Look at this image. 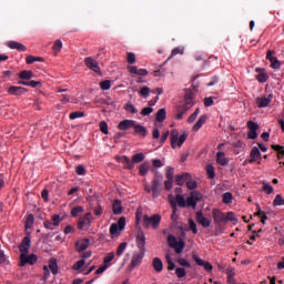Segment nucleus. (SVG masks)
<instances>
[{
  "label": "nucleus",
  "mask_w": 284,
  "mask_h": 284,
  "mask_svg": "<svg viewBox=\"0 0 284 284\" xmlns=\"http://www.w3.org/2000/svg\"><path fill=\"white\" fill-rule=\"evenodd\" d=\"M136 245L139 253H134L131 260V267H139L143 262V256L145 254V234L143 231H139L136 235Z\"/></svg>",
  "instance_id": "f257e3e1"
},
{
  "label": "nucleus",
  "mask_w": 284,
  "mask_h": 284,
  "mask_svg": "<svg viewBox=\"0 0 284 284\" xmlns=\"http://www.w3.org/2000/svg\"><path fill=\"white\" fill-rule=\"evenodd\" d=\"M152 172H154V176L151 182L152 196L153 199H159L161 192H163V174L159 173L155 169H152Z\"/></svg>",
  "instance_id": "f03ea898"
},
{
  "label": "nucleus",
  "mask_w": 284,
  "mask_h": 284,
  "mask_svg": "<svg viewBox=\"0 0 284 284\" xmlns=\"http://www.w3.org/2000/svg\"><path fill=\"white\" fill-rule=\"evenodd\" d=\"M161 225V214H153L152 216L143 215V227L146 230L152 227V230H159Z\"/></svg>",
  "instance_id": "7ed1b4c3"
},
{
  "label": "nucleus",
  "mask_w": 284,
  "mask_h": 284,
  "mask_svg": "<svg viewBox=\"0 0 284 284\" xmlns=\"http://www.w3.org/2000/svg\"><path fill=\"white\" fill-rule=\"evenodd\" d=\"M170 139H171V148H173L174 150L176 149V145L178 148H181L185 143V141L187 140V134L183 133L182 135L179 136V131L172 130Z\"/></svg>",
  "instance_id": "20e7f679"
},
{
  "label": "nucleus",
  "mask_w": 284,
  "mask_h": 284,
  "mask_svg": "<svg viewBox=\"0 0 284 284\" xmlns=\"http://www.w3.org/2000/svg\"><path fill=\"white\" fill-rule=\"evenodd\" d=\"M92 225V213H85L84 216L78 221V230H90Z\"/></svg>",
  "instance_id": "39448f33"
},
{
  "label": "nucleus",
  "mask_w": 284,
  "mask_h": 284,
  "mask_svg": "<svg viewBox=\"0 0 284 284\" xmlns=\"http://www.w3.org/2000/svg\"><path fill=\"white\" fill-rule=\"evenodd\" d=\"M61 215H53L51 221L50 220H45L43 222V225L45 227V230H51V231H54L60 224H61Z\"/></svg>",
  "instance_id": "423d86ee"
},
{
  "label": "nucleus",
  "mask_w": 284,
  "mask_h": 284,
  "mask_svg": "<svg viewBox=\"0 0 284 284\" xmlns=\"http://www.w3.org/2000/svg\"><path fill=\"white\" fill-rule=\"evenodd\" d=\"M195 221L199 225H201L202 227H210V225H212V220L205 217V214H203V211H197L195 213Z\"/></svg>",
  "instance_id": "0eeeda50"
},
{
  "label": "nucleus",
  "mask_w": 284,
  "mask_h": 284,
  "mask_svg": "<svg viewBox=\"0 0 284 284\" xmlns=\"http://www.w3.org/2000/svg\"><path fill=\"white\" fill-rule=\"evenodd\" d=\"M39 257H37V254H26L20 255V267H26V265H34L37 263Z\"/></svg>",
  "instance_id": "6e6552de"
},
{
  "label": "nucleus",
  "mask_w": 284,
  "mask_h": 284,
  "mask_svg": "<svg viewBox=\"0 0 284 284\" xmlns=\"http://www.w3.org/2000/svg\"><path fill=\"white\" fill-rule=\"evenodd\" d=\"M255 79L256 81H258V83H267V81L270 80V73H267V70H265L264 68H255Z\"/></svg>",
  "instance_id": "1a4fd4ad"
},
{
  "label": "nucleus",
  "mask_w": 284,
  "mask_h": 284,
  "mask_svg": "<svg viewBox=\"0 0 284 284\" xmlns=\"http://www.w3.org/2000/svg\"><path fill=\"white\" fill-rule=\"evenodd\" d=\"M84 65H87L89 70H92V72L101 74V68L99 67V62H97V60H94L92 57H88L84 59Z\"/></svg>",
  "instance_id": "9d476101"
},
{
  "label": "nucleus",
  "mask_w": 284,
  "mask_h": 284,
  "mask_svg": "<svg viewBox=\"0 0 284 284\" xmlns=\"http://www.w3.org/2000/svg\"><path fill=\"white\" fill-rule=\"evenodd\" d=\"M32 240L29 236L23 237L21 244L19 245L20 256H26L30 252V244Z\"/></svg>",
  "instance_id": "9b49d317"
},
{
  "label": "nucleus",
  "mask_w": 284,
  "mask_h": 284,
  "mask_svg": "<svg viewBox=\"0 0 284 284\" xmlns=\"http://www.w3.org/2000/svg\"><path fill=\"white\" fill-rule=\"evenodd\" d=\"M272 99H274V94L270 93L267 97L256 98L255 103L257 108H267L272 103Z\"/></svg>",
  "instance_id": "f8f14e48"
},
{
  "label": "nucleus",
  "mask_w": 284,
  "mask_h": 284,
  "mask_svg": "<svg viewBox=\"0 0 284 284\" xmlns=\"http://www.w3.org/2000/svg\"><path fill=\"white\" fill-rule=\"evenodd\" d=\"M213 221L216 225H221V223H226L225 213L221 212L219 209L212 210Z\"/></svg>",
  "instance_id": "ddd939ff"
},
{
  "label": "nucleus",
  "mask_w": 284,
  "mask_h": 284,
  "mask_svg": "<svg viewBox=\"0 0 284 284\" xmlns=\"http://www.w3.org/2000/svg\"><path fill=\"white\" fill-rule=\"evenodd\" d=\"M118 163H122L124 165V170H134V162L128 158V155L116 156Z\"/></svg>",
  "instance_id": "4468645a"
},
{
  "label": "nucleus",
  "mask_w": 284,
  "mask_h": 284,
  "mask_svg": "<svg viewBox=\"0 0 284 284\" xmlns=\"http://www.w3.org/2000/svg\"><path fill=\"white\" fill-rule=\"evenodd\" d=\"M193 261L196 263V265H199L200 267H204V270L206 272H212V270H214V267L212 266V264L210 262H204L201 257H199V255L193 254Z\"/></svg>",
  "instance_id": "2eb2a0df"
},
{
  "label": "nucleus",
  "mask_w": 284,
  "mask_h": 284,
  "mask_svg": "<svg viewBox=\"0 0 284 284\" xmlns=\"http://www.w3.org/2000/svg\"><path fill=\"white\" fill-rule=\"evenodd\" d=\"M90 247V240L89 239H81L75 242V251L79 253L85 252Z\"/></svg>",
  "instance_id": "dca6fc26"
},
{
  "label": "nucleus",
  "mask_w": 284,
  "mask_h": 284,
  "mask_svg": "<svg viewBox=\"0 0 284 284\" xmlns=\"http://www.w3.org/2000/svg\"><path fill=\"white\" fill-rule=\"evenodd\" d=\"M26 92H28V89L23 87L11 85L8 89V93L11 94L12 97H22V94H26Z\"/></svg>",
  "instance_id": "f3484780"
},
{
  "label": "nucleus",
  "mask_w": 284,
  "mask_h": 284,
  "mask_svg": "<svg viewBox=\"0 0 284 284\" xmlns=\"http://www.w3.org/2000/svg\"><path fill=\"white\" fill-rule=\"evenodd\" d=\"M7 45L8 48H10V50H18V52H26V50H28V47H26V44L17 41H9L7 42Z\"/></svg>",
  "instance_id": "a211bd4d"
},
{
  "label": "nucleus",
  "mask_w": 284,
  "mask_h": 284,
  "mask_svg": "<svg viewBox=\"0 0 284 284\" xmlns=\"http://www.w3.org/2000/svg\"><path fill=\"white\" fill-rule=\"evenodd\" d=\"M192 176L190 173H182L181 175L175 176V183L176 185L183 186L185 183H187V180Z\"/></svg>",
  "instance_id": "6ab92c4d"
},
{
  "label": "nucleus",
  "mask_w": 284,
  "mask_h": 284,
  "mask_svg": "<svg viewBox=\"0 0 284 284\" xmlns=\"http://www.w3.org/2000/svg\"><path fill=\"white\" fill-rule=\"evenodd\" d=\"M128 70L131 74H138V77H148V70L145 69H138L134 65H129Z\"/></svg>",
  "instance_id": "aec40b11"
},
{
  "label": "nucleus",
  "mask_w": 284,
  "mask_h": 284,
  "mask_svg": "<svg viewBox=\"0 0 284 284\" xmlns=\"http://www.w3.org/2000/svg\"><path fill=\"white\" fill-rule=\"evenodd\" d=\"M134 120H123L118 124V130H130V128H134Z\"/></svg>",
  "instance_id": "412c9836"
},
{
  "label": "nucleus",
  "mask_w": 284,
  "mask_h": 284,
  "mask_svg": "<svg viewBox=\"0 0 284 284\" xmlns=\"http://www.w3.org/2000/svg\"><path fill=\"white\" fill-rule=\"evenodd\" d=\"M152 267L155 272H158V274H161V272H163V261H161L160 257H154L152 262Z\"/></svg>",
  "instance_id": "4be33fe9"
},
{
  "label": "nucleus",
  "mask_w": 284,
  "mask_h": 284,
  "mask_svg": "<svg viewBox=\"0 0 284 284\" xmlns=\"http://www.w3.org/2000/svg\"><path fill=\"white\" fill-rule=\"evenodd\" d=\"M251 160L248 161V163H256V161H258V159H261V151L258 150V148L254 146L251 150Z\"/></svg>",
  "instance_id": "5701e85b"
},
{
  "label": "nucleus",
  "mask_w": 284,
  "mask_h": 284,
  "mask_svg": "<svg viewBox=\"0 0 284 284\" xmlns=\"http://www.w3.org/2000/svg\"><path fill=\"white\" fill-rule=\"evenodd\" d=\"M207 121V115H201L197 122L193 125V132H199Z\"/></svg>",
  "instance_id": "b1692460"
},
{
  "label": "nucleus",
  "mask_w": 284,
  "mask_h": 284,
  "mask_svg": "<svg viewBox=\"0 0 284 284\" xmlns=\"http://www.w3.org/2000/svg\"><path fill=\"white\" fill-rule=\"evenodd\" d=\"M112 210L113 214H115L116 216L123 213V205L121 204V200H114Z\"/></svg>",
  "instance_id": "393cba45"
},
{
  "label": "nucleus",
  "mask_w": 284,
  "mask_h": 284,
  "mask_svg": "<svg viewBox=\"0 0 284 284\" xmlns=\"http://www.w3.org/2000/svg\"><path fill=\"white\" fill-rule=\"evenodd\" d=\"M133 130H134L135 134H139L140 136L144 138L148 135V129H145V126H143L141 124L134 123Z\"/></svg>",
  "instance_id": "a878e982"
},
{
  "label": "nucleus",
  "mask_w": 284,
  "mask_h": 284,
  "mask_svg": "<svg viewBox=\"0 0 284 284\" xmlns=\"http://www.w3.org/2000/svg\"><path fill=\"white\" fill-rule=\"evenodd\" d=\"M19 79L22 81H30V79H34V73L30 70H23L19 73Z\"/></svg>",
  "instance_id": "bb28decb"
},
{
  "label": "nucleus",
  "mask_w": 284,
  "mask_h": 284,
  "mask_svg": "<svg viewBox=\"0 0 284 284\" xmlns=\"http://www.w3.org/2000/svg\"><path fill=\"white\" fill-rule=\"evenodd\" d=\"M216 163H219V165H222V166H225L227 165V163H230V161H227V158H225L224 152L216 153Z\"/></svg>",
  "instance_id": "cd10ccee"
},
{
  "label": "nucleus",
  "mask_w": 284,
  "mask_h": 284,
  "mask_svg": "<svg viewBox=\"0 0 284 284\" xmlns=\"http://www.w3.org/2000/svg\"><path fill=\"white\" fill-rule=\"evenodd\" d=\"M173 250H175V254H181L183 250H185V241H183V237H180L175 246H173Z\"/></svg>",
  "instance_id": "c85d7f7f"
},
{
  "label": "nucleus",
  "mask_w": 284,
  "mask_h": 284,
  "mask_svg": "<svg viewBox=\"0 0 284 284\" xmlns=\"http://www.w3.org/2000/svg\"><path fill=\"white\" fill-rule=\"evenodd\" d=\"M272 150H274L276 153H277V159L278 161H281V159H283L284 154V146L283 145H280V144H273L272 146Z\"/></svg>",
  "instance_id": "c756f323"
},
{
  "label": "nucleus",
  "mask_w": 284,
  "mask_h": 284,
  "mask_svg": "<svg viewBox=\"0 0 284 284\" xmlns=\"http://www.w3.org/2000/svg\"><path fill=\"white\" fill-rule=\"evenodd\" d=\"M49 268L51 270L53 275H57L59 273V265H57V258L50 260Z\"/></svg>",
  "instance_id": "7c9ffc66"
},
{
  "label": "nucleus",
  "mask_w": 284,
  "mask_h": 284,
  "mask_svg": "<svg viewBox=\"0 0 284 284\" xmlns=\"http://www.w3.org/2000/svg\"><path fill=\"white\" fill-rule=\"evenodd\" d=\"M150 172V164L144 162L140 165L139 173L141 176H145Z\"/></svg>",
  "instance_id": "2f4dec72"
},
{
  "label": "nucleus",
  "mask_w": 284,
  "mask_h": 284,
  "mask_svg": "<svg viewBox=\"0 0 284 284\" xmlns=\"http://www.w3.org/2000/svg\"><path fill=\"white\" fill-rule=\"evenodd\" d=\"M124 110L126 112H130L131 114H136V112H139V110L136 109V106H134V104H132V102H126L124 104Z\"/></svg>",
  "instance_id": "473e14b6"
},
{
  "label": "nucleus",
  "mask_w": 284,
  "mask_h": 284,
  "mask_svg": "<svg viewBox=\"0 0 284 284\" xmlns=\"http://www.w3.org/2000/svg\"><path fill=\"white\" fill-rule=\"evenodd\" d=\"M168 113L165 112V109H160L156 112V121H159V123H163V120L166 119Z\"/></svg>",
  "instance_id": "72a5a7b5"
},
{
  "label": "nucleus",
  "mask_w": 284,
  "mask_h": 284,
  "mask_svg": "<svg viewBox=\"0 0 284 284\" xmlns=\"http://www.w3.org/2000/svg\"><path fill=\"white\" fill-rule=\"evenodd\" d=\"M33 225H34V215L29 214L26 220V230H32Z\"/></svg>",
  "instance_id": "f704fd0d"
},
{
  "label": "nucleus",
  "mask_w": 284,
  "mask_h": 284,
  "mask_svg": "<svg viewBox=\"0 0 284 284\" xmlns=\"http://www.w3.org/2000/svg\"><path fill=\"white\" fill-rule=\"evenodd\" d=\"M145 160V154H143V153H136V154H134L133 156H132V163H133V165H134V163H141L142 161H144Z\"/></svg>",
  "instance_id": "c9c22d12"
},
{
  "label": "nucleus",
  "mask_w": 284,
  "mask_h": 284,
  "mask_svg": "<svg viewBox=\"0 0 284 284\" xmlns=\"http://www.w3.org/2000/svg\"><path fill=\"white\" fill-rule=\"evenodd\" d=\"M193 105H194L193 99H184V103L183 105H181V108L184 109V112H187V110H190V108H192Z\"/></svg>",
  "instance_id": "e433bc0d"
},
{
  "label": "nucleus",
  "mask_w": 284,
  "mask_h": 284,
  "mask_svg": "<svg viewBox=\"0 0 284 284\" xmlns=\"http://www.w3.org/2000/svg\"><path fill=\"white\" fill-rule=\"evenodd\" d=\"M83 212H85V209H83V206H75L71 210V216H79V214H83Z\"/></svg>",
  "instance_id": "4c0bfd02"
},
{
  "label": "nucleus",
  "mask_w": 284,
  "mask_h": 284,
  "mask_svg": "<svg viewBox=\"0 0 284 284\" xmlns=\"http://www.w3.org/2000/svg\"><path fill=\"white\" fill-rule=\"evenodd\" d=\"M232 199H234V196L232 195V193L226 192L222 195V201L223 203H225L226 205H229V203H232Z\"/></svg>",
  "instance_id": "58836bf2"
},
{
  "label": "nucleus",
  "mask_w": 284,
  "mask_h": 284,
  "mask_svg": "<svg viewBox=\"0 0 284 284\" xmlns=\"http://www.w3.org/2000/svg\"><path fill=\"white\" fill-rule=\"evenodd\" d=\"M126 61L130 63V65H134V63H136V55L133 52H128Z\"/></svg>",
  "instance_id": "ea45409f"
},
{
  "label": "nucleus",
  "mask_w": 284,
  "mask_h": 284,
  "mask_svg": "<svg viewBox=\"0 0 284 284\" xmlns=\"http://www.w3.org/2000/svg\"><path fill=\"white\" fill-rule=\"evenodd\" d=\"M82 116H85V113L81 112V111H75L70 113L69 119L71 121H74L75 119H81Z\"/></svg>",
  "instance_id": "a19ab883"
},
{
  "label": "nucleus",
  "mask_w": 284,
  "mask_h": 284,
  "mask_svg": "<svg viewBox=\"0 0 284 284\" xmlns=\"http://www.w3.org/2000/svg\"><path fill=\"white\" fill-rule=\"evenodd\" d=\"M186 187H187V190H196V187H197V183H196V181L192 180V175L186 181Z\"/></svg>",
  "instance_id": "79ce46f5"
},
{
  "label": "nucleus",
  "mask_w": 284,
  "mask_h": 284,
  "mask_svg": "<svg viewBox=\"0 0 284 284\" xmlns=\"http://www.w3.org/2000/svg\"><path fill=\"white\" fill-rule=\"evenodd\" d=\"M270 63H271V68H273V70L281 69V61H278V58H273L272 60H270Z\"/></svg>",
  "instance_id": "37998d69"
},
{
  "label": "nucleus",
  "mask_w": 284,
  "mask_h": 284,
  "mask_svg": "<svg viewBox=\"0 0 284 284\" xmlns=\"http://www.w3.org/2000/svg\"><path fill=\"white\" fill-rule=\"evenodd\" d=\"M165 176H166L168 180L174 181V168L168 166Z\"/></svg>",
  "instance_id": "c03bdc74"
},
{
  "label": "nucleus",
  "mask_w": 284,
  "mask_h": 284,
  "mask_svg": "<svg viewBox=\"0 0 284 284\" xmlns=\"http://www.w3.org/2000/svg\"><path fill=\"white\" fill-rule=\"evenodd\" d=\"M62 48H63V42H61V40H57L53 44V52L57 54L61 52Z\"/></svg>",
  "instance_id": "a18cd8bd"
},
{
  "label": "nucleus",
  "mask_w": 284,
  "mask_h": 284,
  "mask_svg": "<svg viewBox=\"0 0 284 284\" xmlns=\"http://www.w3.org/2000/svg\"><path fill=\"white\" fill-rule=\"evenodd\" d=\"M206 174L209 179H214L216 176V173H214V166L212 164L206 166Z\"/></svg>",
  "instance_id": "49530a36"
},
{
  "label": "nucleus",
  "mask_w": 284,
  "mask_h": 284,
  "mask_svg": "<svg viewBox=\"0 0 284 284\" xmlns=\"http://www.w3.org/2000/svg\"><path fill=\"white\" fill-rule=\"evenodd\" d=\"M112 261H114V253H108L106 256L104 257L103 264L104 265H109L110 267V263H112Z\"/></svg>",
  "instance_id": "de8ad7c7"
},
{
  "label": "nucleus",
  "mask_w": 284,
  "mask_h": 284,
  "mask_svg": "<svg viewBox=\"0 0 284 284\" xmlns=\"http://www.w3.org/2000/svg\"><path fill=\"white\" fill-rule=\"evenodd\" d=\"M175 201H176L179 207H185V197H183V195L178 194L175 196Z\"/></svg>",
  "instance_id": "09e8293b"
},
{
  "label": "nucleus",
  "mask_w": 284,
  "mask_h": 284,
  "mask_svg": "<svg viewBox=\"0 0 284 284\" xmlns=\"http://www.w3.org/2000/svg\"><path fill=\"white\" fill-rule=\"evenodd\" d=\"M175 274H176L178 278H185L187 272H185V268H183V267H178L175 270Z\"/></svg>",
  "instance_id": "8fccbe9b"
},
{
  "label": "nucleus",
  "mask_w": 284,
  "mask_h": 284,
  "mask_svg": "<svg viewBox=\"0 0 284 284\" xmlns=\"http://www.w3.org/2000/svg\"><path fill=\"white\" fill-rule=\"evenodd\" d=\"M128 247V243L122 242L116 250V256H121L123 252H125V248Z\"/></svg>",
  "instance_id": "3c124183"
},
{
  "label": "nucleus",
  "mask_w": 284,
  "mask_h": 284,
  "mask_svg": "<svg viewBox=\"0 0 284 284\" xmlns=\"http://www.w3.org/2000/svg\"><path fill=\"white\" fill-rule=\"evenodd\" d=\"M273 204L275 206H281V205H284V199L281 194H277L273 201Z\"/></svg>",
  "instance_id": "603ef678"
},
{
  "label": "nucleus",
  "mask_w": 284,
  "mask_h": 284,
  "mask_svg": "<svg viewBox=\"0 0 284 284\" xmlns=\"http://www.w3.org/2000/svg\"><path fill=\"white\" fill-rule=\"evenodd\" d=\"M168 243L171 247H176V244L179 243V241L176 240V236L174 235H169L168 236Z\"/></svg>",
  "instance_id": "864d4df0"
},
{
  "label": "nucleus",
  "mask_w": 284,
  "mask_h": 284,
  "mask_svg": "<svg viewBox=\"0 0 284 284\" xmlns=\"http://www.w3.org/2000/svg\"><path fill=\"white\" fill-rule=\"evenodd\" d=\"M100 88L101 90H110V88H112V82H110V80H104L100 82Z\"/></svg>",
  "instance_id": "5fc2aeb1"
},
{
  "label": "nucleus",
  "mask_w": 284,
  "mask_h": 284,
  "mask_svg": "<svg viewBox=\"0 0 284 284\" xmlns=\"http://www.w3.org/2000/svg\"><path fill=\"white\" fill-rule=\"evenodd\" d=\"M191 196H193V201H195V203H199L200 201H203V194H201L200 192H192Z\"/></svg>",
  "instance_id": "6e6d98bb"
},
{
  "label": "nucleus",
  "mask_w": 284,
  "mask_h": 284,
  "mask_svg": "<svg viewBox=\"0 0 284 284\" xmlns=\"http://www.w3.org/2000/svg\"><path fill=\"white\" fill-rule=\"evenodd\" d=\"M185 112H187V111H185V109H183L181 105L178 106V113L175 115V119L178 121H181V119H183V114H185Z\"/></svg>",
  "instance_id": "4d7b16f0"
},
{
  "label": "nucleus",
  "mask_w": 284,
  "mask_h": 284,
  "mask_svg": "<svg viewBox=\"0 0 284 284\" xmlns=\"http://www.w3.org/2000/svg\"><path fill=\"white\" fill-rule=\"evenodd\" d=\"M189 225H190V230H191V232H193V234H199V229H196L195 221H193L192 219L189 220Z\"/></svg>",
  "instance_id": "13d9d810"
},
{
  "label": "nucleus",
  "mask_w": 284,
  "mask_h": 284,
  "mask_svg": "<svg viewBox=\"0 0 284 284\" xmlns=\"http://www.w3.org/2000/svg\"><path fill=\"white\" fill-rule=\"evenodd\" d=\"M186 205H187V207H193V209L196 207V201H194V196L190 195L186 199Z\"/></svg>",
  "instance_id": "bf43d9fd"
},
{
  "label": "nucleus",
  "mask_w": 284,
  "mask_h": 284,
  "mask_svg": "<svg viewBox=\"0 0 284 284\" xmlns=\"http://www.w3.org/2000/svg\"><path fill=\"white\" fill-rule=\"evenodd\" d=\"M118 232H119V224L116 223L111 224L110 226L111 236H116Z\"/></svg>",
  "instance_id": "052dcab7"
},
{
  "label": "nucleus",
  "mask_w": 284,
  "mask_h": 284,
  "mask_svg": "<svg viewBox=\"0 0 284 284\" xmlns=\"http://www.w3.org/2000/svg\"><path fill=\"white\" fill-rule=\"evenodd\" d=\"M99 125H100V131L102 132V134H109L108 122L101 121Z\"/></svg>",
  "instance_id": "680f3d73"
},
{
  "label": "nucleus",
  "mask_w": 284,
  "mask_h": 284,
  "mask_svg": "<svg viewBox=\"0 0 284 284\" xmlns=\"http://www.w3.org/2000/svg\"><path fill=\"white\" fill-rule=\"evenodd\" d=\"M184 50L181 47L174 48L171 52L170 59L176 57V54H183Z\"/></svg>",
  "instance_id": "e2e57ef3"
},
{
  "label": "nucleus",
  "mask_w": 284,
  "mask_h": 284,
  "mask_svg": "<svg viewBox=\"0 0 284 284\" xmlns=\"http://www.w3.org/2000/svg\"><path fill=\"white\" fill-rule=\"evenodd\" d=\"M140 95L144 97V99H148L150 97V88L149 87H143L140 90Z\"/></svg>",
  "instance_id": "0e129e2a"
},
{
  "label": "nucleus",
  "mask_w": 284,
  "mask_h": 284,
  "mask_svg": "<svg viewBox=\"0 0 284 284\" xmlns=\"http://www.w3.org/2000/svg\"><path fill=\"white\" fill-rule=\"evenodd\" d=\"M60 101L61 103H70V100H74V98L68 95V94H60Z\"/></svg>",
  "instance_id": "69168bd1"
},
{
  "label": "nucleus",
  "mask_w": 284,
  "mask_h": 284,
  "mask_svg": "<svg viewBox=\"0 0 284 284\" xmlns=\"http://www.w3.org/2000/svg\"><path fill=\"white\" fill-rule=\"evenodd\" d=\"M83 265H85V260H79V261L73 265V270H75L77 272H79V270H81V267H83Z\"/></svg>",
  "instance_id": "338daca9"
},
{
  "label": "nucleus",
  "mask_w": 284,
  "mask_h": 284,
  "mask_svg": "<svg viewBox=\"0 0 284 284\" xmlns=\"http://www.w3.org/2000/svg\"><path fill=\"white\" fill-rule=\"evenodd\" d=\"M247 128L250 131H256L258 130V124L254 121H248L247 122Z\"/></svg>",
  "instance_id": "774afa93"
}]
</instances>
